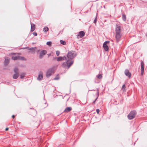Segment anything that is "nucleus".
I'll use <instances>...</instances> for the list:
<instances>
[{"instance_id": "nucleus-1", "label": "nucleus", "mask_w": 147, "mask_h": 147, "mask_svg": "<svg viewBox=\"0 0 147 147\" xmlns=\"http://www.w3.org/2000/svg\"><path fill=\"white\" fill-rule=\"evenodd\" d=\"M76 55V53L74 51H69L67 56L68 59H66V61L62 63V67L65 69H68L73 63V61L72 59Z\"/></svg>"}, {"instance_id": "nucleus-2", "label": "nucleus", "mask_w": 147, "mask_h": 147, "mask_svg": "<svg viewBox=\"0 0 147 147\" xmlns=\"http://www.w3.org/2000/svg\"><path fill=\"white\" fill-rule=\"evenodd\" d=\"M116 31L115 38L116 41L117 42H118L120 41L122 35L121 31V28L120 26L118 25L116 26Z\"/></svg>"}, {"instance_id": "nucleus-3", "label": "nucleus", "mask_w": 147, "mask_h": 147, "mask_svg": "<svg viewBox=\"0 0 147 147\" xmlns=\"http://www.w3.org/2000/svg\"><path fill=\"white\" fill-rule=\"evenodd\" d=\"M15 74L13 75V78L14 79H17L19 76V69L17 67H15L14 70Z\"/></svg>"}, {"instance_id": "nucleus-4", "label": "nucleus", "mask_w": 147, "mask_h": 147, "mask_svg": "<svg viewBox=\"0 0 147 147\" xmlns=\"http://www.w3.org/2000/svg\"><path fill=\"white\" fill-rule=\"evenodd\" d=\"M136 114L135 111H131L128 114L127 117L129 119H131L134 118Z\"/></svg>"}, {"instance_id": "nucleus-5", "label": "nucleus", "mask_w": 147, "mask_h": 147, "mask_svg": "<svg viewBox=\"0 0 147 147\" xmlns=\"http://www.w3.org/2000/svg\"><path fill=\"white\" fill-rule=\"evenodd\" d=\"M54 73V70L53 69L51 68L49 69L47 71L46 76L47 78L50 77L52 74Z\"/></svg>"}, {"instance_id": "nucleus-6", "label": "nucleus", "mask_w": 147, "mask_h": 147, "mask_svg": "<svg viewBox=\"0 0 147 147\" xmlns=\"http://www.w3.org/2000/svg\"><path fill=\"white\" fill-rule=\"evenodd\" d=\"M109 41H106L104 42L103 44V48L104 50L106 51H108L109 50L108 45L109 44Z\"/></svg>"}, {"instance_id": "nucleus-7", "label": "nucleus", "mask_w": 147, "mask_h": 147, "mask_svg": "<svg viewBox=\"0 0 147 147\" xmlns=\"http://www.w3.org/2000/svg\"><path fill=\"white\" fill-rule=\"evenodd\" d=\"M47 52L46 50L42 51L39 53V58L40 59H42L43 56L45 55Z\"/></svg>"}, {"instance_id": "nucleus-8", "label": "nucleus", "mask_w": 147, "mask_h": 147, "mask_svg": "<svg viewBox=\"0 0 147 147\" xmlns=\"http://www.w3.org/2000/svg\"><path fill=\"white\" fill-rule=\"evenodd\" d=\"M12 59L14 60H24V58L23 57H21L19 55L16 56H13L12 58Z\"/></svg>"}, {"instance_id": "nucleus-9", "label": "nucleus", "mask_w": 147, "mask_h": 147, "mask_svg": "<svg viewBox=\"0 0 147 147\" xmlns=\"http://www.w3.org/2000/svg\"><path fill=\"white\" fill-rule=\"evenodd\" d=\"M85 35V33L84 31H81L79 32V34H78L77 38H82Z\"/></svg>"}, {"instance_id": "nucleus-10", "label": "nucleus", "mask_w": 147, "mask_h": 147, "mask_svg": "<svg viewBox=\"0 0 147 147\" xmlns=\"http://www.w3.org/2000/svg\"><path fill=\"white\" fill-rule=\"evenodd\" d=\"M5 61H4V63L5 65H7L9 63L10 59L7 57H5L4 58Z\"/></svg>"}, {"instance_id": "nucleus-11", "label": "nucleus", "mask_w": 147, "mask_h": 147, "mask_svg": "<svg viewBox=\"0 0 147 147\" xmlns=\"http://www.w3.org/2000/svg\"><path fill=\"white\" fill-rule=\"evenodd\" d=\"M144 63L143 61L141 62V74L142 75H143L144 73Z\"/></svg>"}, {"instance_id": "nucleus-12", "label": "nucleus", "mask_w": 147, "mask_h": 147, "mask_svg": "<svg viewBox=\"0 0 147 147\" xmlns=\"http://www.w3.org/2000/svg\"><path fill=\"white\" fill-rule=\"evenodd\" d=\"M125 75L128 77L129 78H130L131 76V74L130 73L128 70L127 69L125 70Z\"/></svg>"}, {"instance_id": "nucleus-13", "label": "nucleus", "mask_w": 147, "mask_h": 147, "mask_svg": "<svg viewBox=\"0 0 147 147\" xmlns=\"http://www.w3.org/2000/svg\"><path fill=\"white\" fill-rule=\"evenodd\" d=\"M43 78V74L42 72H40L38 75L37 78V80H41Z\"/></svg>"}, {"instance_id": "nucleus-14", "label": "nucleus", "mask_w": 147, "mask_h": 147, "mask_svg": "<svg viewBox=\"0 0 147 147\" xmlns=\"http://www.w3.org/2000/svg\"><path fill=\"white\" fill-rule=\"evenodd\" d=\"M31 31L32 32H33L35 30V25L34 24H31Z\"/></svg>"}, {"instance_id": "nucleus-15", "label": "nucleus", "mask_w": 147, "mask_h": 147, "mask_svg": "<svg viewBox=\"0 0 147 147\" xmlns=\"http://www.w3.org/2000/svg\"><path fill=\"white\" fill-rule=\"evenodd\" d=\"M49 30L48 28L47 27H44L43 29V31L44 32H47Z\"/></svg>"}, {"instance_id": "nucleus-16", "label": "nucleus", "mask_w": 147, "mask_h": 147, "mask_svg": "<svg viewBox=\"0 0 147 147\" xmlns=\"http://www.w3.org/2000/svg\"><path fill=\"white\" fill-rule=\"evenodd\" d=\"M122 19L124 21H125L126 20V16L124 14H123L122 15Z\"/></svg>"}, {"instance_id": "nucleus-17", "label": "nucleus", "mask_w": 147, "mask_h": 147, "mask_svg": "<svg viewBox=\"0 0 147 147\" xmlns=\"http://www.w3.org/2000/svg\"><path fill=\"white\" fill-rule=\"evenodd\" d=\"M25 74L24 73H22L21 74L20 77L21 78H23L25 77Z\"/></svg>"}, {"instance_id": "nucleus-18", "label": "nucleus", "mask_w": 147, "mask_h": 147, "mask_svg": "<svg viewBox=\"0 0 147 147\" xmlns=\"http://www.w3.org/2000/svg\"><path fill=\"white\" fill-rule=\"evenodd\" d=\"M72 108L70 107H67L65 108L64 110H71Z\"/></svg>"}, {"instance_id": "nucleus-19", "label": "nucleus", "mask_w": 147, "mask_h": 147, "mask_svg": "<svg viewBox=\"0 0 147 147\" xmlns=\"http://www.w3.org/2000/svg\"><path fill=\"white\" fill-rule=\"evenodd\" d=\"M60 42L61 44L63 45H65L66 44V42L65 41L62 40H60Z\"/></svg>"}, {"instance_id": "nucleus-20", "label": "nucleus", "mask_w": 147, "mask_h": 147, "mask_svg": "<svg viewBox=\"0 0 147 147\" xmlns=\"http://www.w3.org/2000/svg\"><path fill=\"white\" fill-rule=\"evenodd\" d=\"M59 74H58L54 78V80H58L59 79Z\"/></svg>"}, {"instance_id": "nucleus-21", "label": "nucleus", "mask_w": 147, "mask_h": 147, "mask_svg": "<svg viewBox=\"0 0 147 147\" xmlns=\"http://www.w3.org/2000/svg\"><path fill=\"white\" fill-rule=\"evenodd\" d=\"M25 48H27V49H29L30 50H33L34 48H33V47H32V48H31L30 49H29V47H26V48H23L22 49H24Z\"/></svg>"}, {"instance_id": "nucleus-22", "label": "nucleus", "mask_w": 147, "mask_h": 147, "mask_svg": "<svg viewBox=\"0 0 147 147\" xmlns=\"http://www.w3.org/2000/svg\"><path fill=\"white\" fill-rule=\"evenodd\" d=\"M51 42L50 41L48 42L47 43V45L49 46H51Z\"/></svg>"}, {"instance_id": "nucleus-23", "label": "nucleus", "mask_w": 147, "mask_h": 147, "mask_svg": "<svg viewBox=\"0 0 147 147\" xmlns=\"http://www.w3.org/2000/svg\"><path fill=\"white\" fill-rule=\"evenodd\" d=\"M61 59H62V60H64L65 59L66 61V59H68L67 58H67L65 56L61 57Z\"/></svg>"}, {"instance_id": "nucleus-24", "label": "nucleus", "mask_w": 147, "mask_h": 147, "mask_svg": "<svg viewBox=\"0 0 147 147\" xmlns=\"http://www.w3.org/2000/svg\"><path fill=\"white\" fill-rule=\"evenodd\" d=\"M61 57H58L57 59V61H62V59H61Z\"/></svg>"}, {"instance_id": "nucleus-25", "label": "nucleus", "mask_w": 147, "mask_h": 147, "mask_svg": "<svg viewBox=\"0 0 147 147\" xmlns=\"http://www.w3.org/2000/svg\"><path fill=\"white\" fill-rule=\"evenodd\" d=\"M125 84H123V85L122 86V89L123 90V91H125Z\"/></svg>"}, {"instance_id": "nucleus-26", "label": "nucleus", "mask_w": 147, "mask_h": 147, "mask_svg": "<svg viewBox=\"0 0 147 147\" xmlns=\"http://www.w3.org/2000/svg\"><path fill=\"white\" fill-rule=\"evenodd\" d=\"M56 54L57 56H58L60 54V52L59 51H56Z\"/></svg>"}, {"instance_id": "nucleus-27", "label": "nucleus", "mask_w": 147, "mask_h": 147, "mask_svg": "<svg viewBox=\"0 0 147 147\" xmlns=\"http://www.w3.org/2000/svg\"><path fill=\"white\" fill-rule=\"evenodd\" d=\"M97 77L99 79L101 78V75L99 74L98 76H97Z\"/></svg>"}, {"instance_id": "nucleus-28", "label": "nucleus", "mask_w": 147, "mask_h": 147, "mask_svg": "<svg viewBox=\"0 0 147 147\" xmlns=\"http://www.w3.org/2000/svg\"><path fill=\"white\" fill-rule=\"evenodd\" d=\"M34 112V115H32V116H34V115H36L37 113V112L36 111H33Z\"/></svg>"}, {"instance_id": "nucleus-29", "label": "nucleus", "mask_w": 147, "mask_h": 147, "mask_svg": "<svg viewBox=\"0 0 147 147\" xmlns=\"http://www.w3.org/2000/svg\"><path fill=\"white\" fill-rule=\"evenodd\" d=\"M33 34L35 36H36L37 35V34L36 32H34L33 33Z\"/></svg>"}, {"instance_id": "nucleus-30", "label": "nucleus", "mask_w": 147, "mask_h": 147, "mask_svg": "<svg viewBox=\"0 0 147 147\" xmlns=\"http://www.w3.org/2000/svg\"><path fill=\"white\" fill-rule=\"evenodd\" d=\"M96 19H95L94 20V23H96Z\"/></svg>"}, {"instance_id": "nucleus-31", "label": "nucleus", "mask_w": 147, "mask_h": 147, "mask_svg": "<svg viewBox=\"0 0 147 147\" xmlns=\"http://www.w3.org/2000/svg\"><path fill=\"white\" fill-rule=\"evenodd\" d=\"M47 55L48 56V57H49L51 55V53L48 54Z\"/></svg>"}, {"instance_id": "nucleus-32", "label": "nucleus", "mask_w": 147, "mask_h": 147, "mask_svg": "<svg viewBox=\"0 0 147 147\" xmlns=\"http://www.w3.org/2000/svg\"><path fill=\"white\" fill-rule=\"evenodd\" d=\"M97 98H96V99H95V100H94V101H93V103H94H94H95V101H96V99H97Z\"/></svg>"}, {"instance_id": "nucleus-33", "label": "nucleus", "mask_w": 147, "mask_h": 147, "mask_svg": "<svg viewBox=\"0 0 147 147\" xmlns=\"http://www.w3.org/2000/svg\"><path fill=\"white\" fill-rule=\"evenodd\" d=\"M15 116V115H12V117L13 119L14 118Z\"/></svg>"}, {"instance_id": "nucleus-34", "label": "nucleus", "mask_w": 147, "mask_h": 147, "mask_svg": "<svg viewBox=\"0 0 147 147\" xmlns=\"http://www.w3.org/2000/svg\"><path fill=\"white\" fill-rule=\"evenodd\" d=\"M9 128H6L5 129V130L7 131L8 129Z\"/></svg>"}, {"instance_id": "nucleus-35", "label": "nucleus", "mask_w": 147, "mask_h": 147, "mask_svg": "<svg viewBox=\"0 0 147 147\" xmlns=\"http://www.w3.org/2000/svg\"><path fill=\"white\" fill-rule=\"evenodd\" d=\"M96 111L97 113H98L99 112V111Z\"/></svg>"}, {"instance_id": "nucleus-36", "label": "nucleus", "mask_w": 147, "mask_h": 147, "mask_svg": "<svg viewBox=\"0 0 147 147\" xmlns=\"http://www.w3.org/2000/svg\"><path fill=\"white\" fill-rule=\"evenodd\" d=\"M96 110L98 111V110H99V109H97Z\"/></svg>"}, {"instance_id": "nucleus-37", "label": "nucleus", "mask_w": 147, "mask_h": 147, "mask_svg": "<svg viewBox=\"0 0 147 147\" xmlns=\"http://www.w3.org/2000/svg\"><path fill=\"white\" fill-rule=\"evenodd\" d=\"M66 111V112H67V111Z\"/></svg>"}, {"instance_id": "nucleus-38", "label": "nucleus", "mask_w": 147, "mask_h": 147, "mask_svg": "<svg viewBox=\"0 0 147 147\" xmlns=\"http://www.w3.org/2000/svg\"><path fill=\"white\" fill-rule=\"evenodd\" d=\"M97 94H98V92H97Z\"/></svg>"}]
</instances>
